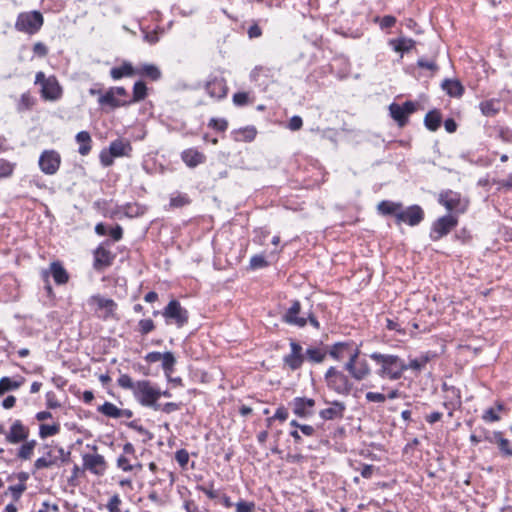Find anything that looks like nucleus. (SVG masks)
Listing matches in <instances>:
<instances>
[{"label":"nucleus","instance_id":"c9c22d12","mask_svg":"<svg viewBox=\"0 0 512 512\" xmlns=\"http://www.w3.org/2000/svg\"><path fill=\"white\" fill-rule=\"evenodd\" d=\"M401 208V203H396L392 201H382L378 204V211L383 215H393L396 218V215L399 213Z\"/></svg>","mask_w":512,"mask_h":512},{"label":"nucleus","instance_id":"4d7b16f0","mask_svg":"<svg viewBox=\"0 0 512 512\" xmlns=\"http://www.w3.org/2000/svg\"><path fill=\"white\" fill-rule=\"evenodd\" d=\"M55 464V459L40 457L34 462V469L41 470L45 468H49Z\"/></svg>","mask_w":512,"mask_h":512},{"label":"nucleus","instance_id":"774afa93","mask_svg":"<svg viewBox=\"0 0 512 512\" xmlns=\"http://www.w3.org/2000/svg\"><path fill=\"white\" fill-rule=\"evenodd\" d=\"M482 418L484 421L487 422H497L500 420V416L496 413V411L493 408L487 409L484 412Z\"/></svg>","mask_w":512,"mask_h":512},{"label":"nucleus","instance_id":"052dcab7","mask_svg":"<svg viewBox=\"0 0 512 512\" xmlns=\"http://www.w3.org/2000/svg\"><path fill=\"white\" fill-rule=\"evenodd\" d=\"M99 158H100L101 164L104 167H109V166L113 165L115 157L112 155L110 150H108V151L103 150V151H101Z\"/></svg>","mask_w":512,"mask_h":512},{"label":"nucleus","instance_id":"6e6552de","mask_svg":"<svg viewBox=\"0 0 512 512\" xmlns=\"http://www.w3.org/2000/svg\"><path fill=\"white\" fill-rule=\"evenodd\" d=\"M166 323H175L178 327H183L188 322V311L183 308L179 301L171 300L162 312Z\"/></svg>","mask_w":512,"mask_h":512},{"label":"nucleus","instance_id":"e433bc0d","mask_svg":"<svg viewBox=\"0 0 512 512\" xmlns=\"http://www.w3.org/2000/svg\"><path fill=\"white\" fill-rule=\"evenodd\" d=\"M147 96V86L143 81H137L133 86V97L127 101L128 105L142 101Z\"/></svg>","mask_w":512,"mask_h":512},{"label":"nucleus","instance_id":"603ef678","mask_svg":"<svg viewBox=\"0 0 512 512\" xmlns=\"http://www.w3.org/2000/svg\"><path fill=\"white\" fill-rule=\"evenodd\" d=\"M175 460L182 469H186L189 462V453L186 449H179L175 453Z\"/></svg>","mask_w":512,"mask_h":512},{"label":"nucleus","instance_id":"bb28decb","mask_svg":"<svg viewBox=\"0 0 512 512\" xmlns=\"http://www.w3.org/2000/svg\"><path fill=\"white\" fill-rule=\"evenodd\" d=\"M75 139L77 143L80 144L78 149L79 154H81L82 156L88 155L92 149V139L89 132L80 131L77 133Z\"/></svg>","mask_w":512,"mask_h":512},{"label":"nucleus","instance_id":"f704fd0d","mask_svg":"<svg viewBox=\"0 0 512 512\" xmlns=\"http://www.w3.org/2000/svg\"><path fill=\"white\" fill-rule=\"evenodd\" d=\"M390 114L392 118L398 123L400 127H403L408 122V116L401 105L392 103L389 106Z\"/></svg>","mask_w":512,"mask_h":512},{"label":"nucleus","instance_id":"49530a36","mask_svg":"<svg viewBox=\"0 0 512 512\" xmlns=\"http://www.w3.org/2000/svg\"><path fill=\"white\" fill-rule=\"evenodd\" d=\"M117 383L121 388L131 390L132 392H134L136 388V382H134L128 374H121Z\"/></svg>","mask_w":512,"mask_h":512},{"label":"nucleus","instance_id":"f257e3e1","mask_svg":"<svg viewBox=\"0 0 512 512\" xmlns=\"http://www.w3.org/2000/svg\"><path fill=\"white\" fill-rule=\"evenodd\" d=\"M0 435H4L6 443L20 446L16 451V459L20 461L30 460L37 446L35 439H29L30 429L20 419H15L9 426L8 430L0 423Z\"/></svg>","mask_w":512,"mask_h":512},{"label":"nucleus","instance_id":"0eeeda50","mask_svg":"<svg viewBox=\"0 0 512 512\" xmlns=\"http://www.w3.org/2000/svg\"><path fill=\"white\" fill-rule=\"evenodd\" d=\"M360 350H355L350 355V360L344 365V369L349 372L351 377L356 381H362L366 379L370 373L371 369L368 362L364 359H359Z\"/></svg>","mask_w":512,"mask_h":512},{"label":"nucleus","instance_id":"bf43d9fd","mask_svg":"<svg viewBox=\"0 0 512 512\" xmlns=\"http://www.w3.org/2000/svg\"><path fill=\"white\" fill-rule=\"evenodd\" d=\"M417 65H418V67H420L422 69H428V70L432 71L433 73L438 70V66L434 60L420 58L417 61Z\"/></svg>","mask_w":512,"mask_h":512},{"label":"nucleus","instance_id":"5701e85b","mask_svg":"<svg viewBox=\"0 0 512 512\" xmlns=\"http://www.w3.org/2000/svg\"><path fill=\"white\" fill-rule=\"evenodd\" d=\"M181 159L190 168H194L205 162L206 156L194 148H189L181 153Z\"/></svg>","mask_w":512,"mask_h":512},{"label":"nucleus","instance_id":"3c124183","mask_svg":"<svg viewBox=\"0 0 512 512\" xmlns=\"http://www.w3.org/2000/svg\"><path fill=\"white\" fill-rule=\"evenodd\" d=\"M116 465L124 472H131L135 469V466L130 463L129 458L125 455H120L117 458Z\"/></svg>","mask_w":512,"mask_h":512},{"label":"nucleus","instance_id":"e2e57ef3","mask_svg":"<svg viewBox=\"0 0 512 512\" xmlns=\"http://www.w3.org/2000/svg\"><path fill=\"white\" fill-rule=\"evenodd\" d=\"M236 512H253L255 509L254 502H248V501H239L236 505Z\"/></svg>","mask_w":512,"mask_h":512},{"label":"nucleus","instance_id":"a19ab883","mask_svg":"<svg viewBox=\"0 0 512 512\" xmlns=\"http://www.w3.org/2000/svg\"><path fill=\"white\" fill-rule=\"evenodd\" d=\"M119 410L120 409L111 402H105L103 405L98 407V412L107 417L116 419L119 418Z\"/></svg>","mask_w":512,"mask_h":512},{"label":"nucleus","instance_id":"de8ad7c7","mask_svg":"<svg viewBox=\"0 0 512 512\" xmlns=\"http://www.w3.org/2000/svg\"><path fill=\"white\" fill-rule=\"evenodd\" d=\"M190 203V199L186 194H177L171 196L170 198V206L174 208H180Z\"/></svg>","mask_w":512,"mask_h":512},{"label":"nucleus","instance_id":"79ce46f5","mask_svg":"<svg viewBox=\"0 0 512 512\" xmlns=\"http://www.w3.org/2000/svg\"><path fill=\"white\" fill-rule=\"evenodd\" d=\"M59 431H60L59 424H53V425L41 424L39 426V437L41 439H46L50 436H54V435L58 434Z\"/></svg>","mask_w":512,"mask_h":512},{"label":"nucleus","instance_id":"09e8293b","mask_svg":"<svg viewBox=\"0 0 512 512\" xmlns=\"http://www.w3.org/2000/svg\"><path fill=\"white\" fill-rule=\"evenodd\" d=\"M15 164L4 159L0 160V178H7L13 174Z\"/></svg>","mask_w":512,"mask_h":512},{"label":"nucleus","instance_id":"c03bdc74","mask_svg":"<svg viewBox=\"0 0 512 512\" xmlns=\"http://www.w3.org/2000/svg\"><path fill=\"white\" fill-rule=\"evenodd\" d=\"M196 489L206 494V496L211 500H214L220 496L219 491L214 489V483L212 481L197 485Z\"/></svg>","mask_w":512,"mask_h":512},{"label":"nucleus","instance_id":"39448f33","mask_svg":"<svg viewBox=\"0 0 512 512\" xmlns=\"http://www.w3.org/2000/svg\"><path fill=\"white\" fill-rule=\"evenodd\" d=\"M35 84L41 86L40 94L46 101H57L62 97V86L54 75L46 77L44 72L39 71L35 76Z\"/></svg>","mask_w":512,"mask_h":512},{"label":"nucleus","instance_id":"69168bd1","mask_svg":"<svg viewBox=\"0 0 512 512\" xmlns=\"http://www.w3.org/2000/svg\"><path fill=\"white\" fill-rule=\"evenodd\" d=\"M365 398L369 402L383 403L386 400V396L378 392H367Z\"/></svg>","mask_w":512,"mask_h":512},{"label":"nucleus","instance_id":"7ed1b4c3","mask_svg":"<svg viewBox=\"0 0 512 512\" xmlns=\"http://www.w3.org/2000/svg\"><path fill=\"white\" fill-rule=\"evenodd\" d=\"M133 395L142 406L159 410L160 405L157 401L161 397V390L154 386L149 380L137 381Z\"/></svg>","mask_w":512,"mask_h":512},{"label":"nucleus","instance_id":"412c9836","mask_svg":"<svg viewBox=\"0 0 512 512\" xmlns=\"http://www.w3.org/2000/svg\"><path fill=\"white\" fill-rule=\"evenodd\" d=\"M109 150L115 158L131 157L133 148L130 141L118 138L110 143Z\"/></svg>","mask_w":512,"mask_h":512},{"label":"nucleus","instance_id":"680f3d73","mask_svg":"<svg viewBox=\"0 0 512 512\" xmlns=\"http://www.w3.org/2000/svg\"><path fill=\"white\" fill-rule=\"evenodd\" d=\"M267 265L268 263L262 255H254L250 260V266L253 269L263 268Z\"/></svg>","mask_w":512,"mask_h":512},{"label":"nucleus","instance_id":"4c0bfd02","mask_svg":"<svg viewBox=\"0 0 512 512\" xmlns=\"http://www.w3.org/2000/svg\"><path fill=\"white\" fill-rule=\"evenodd\" d=\"M162 361V368L166 375H170L173 370L174 366L176 364V359L172 352L168 351L163 353V357L161 358Z\"/></svg>","mask_w":512,"mask_h":512},{"label":"nucleus","instance_id":"6e6d98bb","mask_svg":"<svg viewBox=\"0 0 512 512\" xmlns=\"http://www.w3.org/2000/svg\"><path fill=\"white\" fill-rule=\"evenodd\" d=\"M208 126L219 132H224L228 128V122L226 119L211 118Z\"/></svg>","mask_w":512,"mask_h":512},{"label":"nucleus","instance_id":"6ab92c4d","mask_svg":"<svg viewBox=\"0 0 512 512\" xmlns=\"http://www.w3.org/2000/svg\"><path fill=\"white\" fill-rule=\"evenodd\" d=\"M355 350H360V349L351 343L338 342V343H335L331 347V349L329 351V355L335 360H343L344 358H348V360H350V355Z\"/></svg>","mask_w":512,"mask_h":512},{"label":"nucleus","instance_id":"c85d7f7f","mask_svg":"<svg viewBox=\"0 0 512 512\" xmlns=\"http://www.w3.org/2000/svg\"><path fill=\"white\" fill-rule=\"evenodd\" d=\"M100 105H108L111 108H118L121 106H127V101H121L115 97V93L110 88L104 95H101L98 99Z\"/></svg>","mask_w":512,"mask_h":512},{"label":"nucleus","instance_id":"1a4fd4ad","mask_svg":"<svg viewBox=\"0 0 512 512\" xmlns=\"http://www.w3.org/2000/svg\"><path fill=\"white\" fill-rule=\"evenodd\" d=\"M62 162L61 155L54 149L44 150L39 157L38 165L46 175H54L58 172Z\"/></svg>","mask_w":512,"mask_h":512},{"label":"nucleus","instance_id":"aec40b11","mask_svg":"<svg viewBox=\"0 0 512 512\" xmlns=\"http://www.w3.org/2000/svg\"><path fill=\"white\" fill-rule=\"evenodd\" d=\"M114 255L110 250L106 249L103 245H99L94 251V263L93 267L96 270H101L104 267H108L112 264Z\"/></svg>","mask_w":512,"mask_h":512},{"label":"nucleus","instance_id":"72a5a7b5","mask_svg":"<svg viewBox=\"0 0 512 512\" xmlns=\"http://www.w3.org/2000/svg\"><path fill=\"white\" fill-rule=\"evenodd\" d=\"M442 117L439 111H429L424 118V124L430 131H436L441 125Z\"/></svg>","mask_w":512,"mask_h":512},{"label":"nucleus","instance_id":"13d9d810","mask_svg":"<svg viewBox=\"0 0 512 512\" xmlns=\"http://www.w3.org/2000/svg\"><path fill=\"white\" fill-rule=\"evenodd\" d=\"M236 106H245L249 103V94L247 92H237L232 97Z\"/></svg>","mask_w":512,"mask_h":512},{"label":"nucleus","instance_id":"20e7f679","mask_svg":"<svg viewBox=\"0 0 512 512\" xmlns=\"http://www.w3.org/2000/svg\"><path fill=\"white\" fill-rule=\"evenodd\" d=\"M324 378L327 387L339 395L348 396L353 389V382L350 378L336 367L328 368Z\"/></svg>","mask_w":512,"mask_h":512},{"label":"nucleus","instance_id":"f3484780","mask_svg":"<svg viewBox=\"0 0 512 512\" xmlns=\"http://www.w3.org/2000/svg\"><path fill=\"white\" fill-rule=\"evenodd\" d=\"M291 405L295 415L301 418H308L314 413L315 400L307 397H296Z\"/></svg>","mask_w":512,"mask_h":512},{"label":"nucleus","instance_id":"f8f14e48","mask_svg":"<svg viewBox=\"0 0 512 512\" xmlns=\"http://www.w3.org/2000/svg\"><path fill=\"white\" fill-rule=\"evenodd\" d=\"M88 305L94 307L95 312L99 310L104 311L103 315H100V317L104 320L113 318L115 316L117 304L113 299L104 298L103 296L97 294L91 296L88 299Z\"/></svg>","mask_w":512,"mask_h":512},{"label":"nucleus","instance_id":"ddd939ff","mask_svg":"<svg viewBox=\"0 0 512 512\" xmlns=\"http://www.w3.org/2000/svg\"><path fill=\"white\" fill-rule=\"evenodd\" d=\"M458 224V220L453 215H445L437 219L433 224L431 238L433 240H439L446 236L453 228Z\"/></svg>","mask_w":512,"mask_h":512},{"label":"nucleus","instance_id":"ea45409f","mask_svg":"<svg viewBox=\"0 0 512 512\" xmlns=\"http://www.w3.org/2000/svg\"><path fill=\"white\" fill-rule=\"evenodd\" d=\"M35 102V98L29 92H25L20 97L17 109L20 112L30 110L35 105Z\"/></svg>","mask_w":512,"mask_h":512},{"label":"nucleus","instance_id":"f03ea898","mask_svg":"<svg viewBox=\"0 0 512 512\" xmlns=\"http://www.w3.org/2000/svg\"><path fill=\"white\" fill-rule=\"evenodd\" d=\"M370 358L379 366L376 374L383 379L399 380L407 370L405 361L397 355L373 352Z\"/></svg>","mask_w":512,"mask_h":512},{"label":"nucleus","instance_id":"8fccbe9b","mask_svg":"<svg viewBox=\"0 0 512 512\" xmlns=\"http://www.w3.org/2000/svg\"><path fill=\"white\" fill-rule=\"evenodd\" d=\"M374 21L379 23V26L381 29H388V28L393 27L396 24L397 20L392 15H386L382 18L377 16V17H375Z\"/></svg>","mask_w":512,"mask_h":512},{"label":"nucleus","instance_id":"7c9ffc66","mask_svg":"<svg viewBox=\"0 0 512 512\" xmlns=\"http://www.w3.org/2000/svg\"><path fill=\"white\" fill-rule=\"evenodd\" d=\"M136 74L147 77L153 81H157L161 78L160 69L154 64H144L136 70Z\"/></svg>","mask_w":512,"mask_h":512},{"label":"nucleus","instance_id":"58836bf2","mask_svg":"<svg viewBox=\"0 0 512 512\" xmlns=\"http://www.w3.org/2000/svg\"><path fill=\"white\" fill-rule=\"evenodd\" d=\"M306 357L312 363H322L326 357V352L320 348H308Z\"/></svg>","mask_w":512,"mask_h":512},{"label":"nucleus","instance_id":"473e14b6","mask_svg":"<svg viewBox=\"0 0 512 512\" xmlns=\"http://www.w3.org/2000/svg\"><path fill=\"white\" fill-rule=\"evenodd\" d=\"M134 74H136V70L128 62H125L121 66L114 67L110 70V75L114 80H118L126 76H133Z\"/></svg>","mask_w":512,"mask_h":512},{"label":"nucleus","instance_id":"9b49d317","mask_svg":"<svg viewBox=\"0 0 512 512\" xmlns=\"http://www.w3.org/2000/svg\"><path fill=\"white\" fill-rule=\"evenodd\" d=\"M82 461L84 470L96 476H103L106 473L108 465L103 455L87 453L82 456Z\"/></svg>","mask_w":512,"mask_h":512},{"label":"nucleus","instance_id":"c756f323","mask_svg":"<svg viewBox=\"0 0 512 512\" xmlns=\"http://www.w3.org/2000/svg\"><path fill=\"white\" fill-rule=\"evenodd\" d=\"M389 44L393 47L396 52H408L415 46V41L411 38L399 37L392 39Z\"/></svg>","mask_w":512,"mask_h":512},{"label":"nucleus","instance_id":"0e129e2a","mask_svg":"<svg viewBox=\"0 0 512 512\" xmlns=\"http://www.w3.org/2000/svg\"><path fill=\"white\" fill-rule=\"evenodd\" d=\"M143 33H144V40L149 44H156L160 39L159 30L143 31Z\"/></svg>","mask_w":512,"mask_h":512},{"label":"nucleus","instance_id":"a878e982","mask_svg":"<svg viewBox=\"0 0 512 512\" xmlns=\"http://www.w3.org/2000/svg\"><path fill=\"white\" fill-rule=\"evenodd\" d=\"M435 357V354L431 352H426L422 354L418 358L411 359L408 364H406L407 370L410 369L416 373H420L426 366V364Z\"/></svg>","mask_w":512,"mask_h":512},{"label":"nucleus","instance_id":"37998d69","mask_svg":"<svg viewBox=\"0 0 512 512\" xmlns=\"http://www.w3.org/2000/svg\"><path fill=\"white\" fill-rule=\"evenodd\" d=\"M22 382L13 381L9 377L0 379V396L10 390H16L21 386Z\"/></svg>","mask_w":512,"mask_h":512},{"label":"nucleus","instance_id":"2eb2a0df","mask_svg":"<svg viewBox=\"0 0 512 512\" xmlns=\"http://www.w3.org/2000/svg\"><path fill=\"white\" fill-rule=\"evenodd\" d=\"M207 94L214 99L221 100L227 96L228 87L223 77H212L205 84Z\"/></svg>","mask_w":512,"mask_h":512},{"label":"nucleus","instance_id":"a18cd8bd","mask_svg":"<svg viewBox=\"0 0 512 512\" xmlns=\"http://www.w3.org/2000/svg\"><path fill=\"white\" fill-rule=\"evenodd\" d=\"M121 505H122L121 497L119 496V494H114L109 498V500L106 504V509L108 510V512H123L121 510ZM126 512H128V511H126Z\"/></svg>","mask_w":512,"mask_h":512},{"label":"nucleus","instance_id":"864d4df0","mask_svg":"<svg viewBox=\"0 0 512 512\" xmlns=\"http://www.w3.org/2000/svg\"><path fill=\"white\" fill-rule=\"evenodd\" d=\"M26 488H27L26 484L19 483L17 485L9 486L7 489V492L11 493V495L15 501H18L21 498L24 491L26 490Z\"/></svg>","mask_w":512,"mask_h":512},{"label":"nucleus","instance_id":"2f4dec72","mask_svg":"<svg viewBox=\"0 0 512 512\" xmlns=\"http://www.w3.org/2000/svg\"><path fill=\"white\" fill-rule=\"evenodd\" d=\"M479 107L484 116L493 117L500 111V101L496 99L482 101Z\"/></svg>","mask_w":512,"mask_h":512},{"label":"nucleus","instance_id":"5fc2aeb1","mask_svg":"<svg viewBox=\"0 0 512 512\" xmlns=\"http://www.w3.org/2000/svg\"><path fill=\"white\" fill-rule=\"evenodd\" d=\"M154 328L155 325L152 319H142L138 323V330L142 335L152 332Z\"/></svg>","mask_w":512,"mask_h":512},{"label":"nucleus","instance_id":"338daca9","mask_svg":"<svg viewBox=\"0 0 512 512\" xmlns=\"http://www.w3.org/2000/svg\"><path fill=\"white\" fill-rule=\"evenodd\" d=\"M33 52L36 56L43 58V57L47 56L48 48L44 43L36 42L33 45Z\"/></svg>","mask_w":512,"mask_h":512},{"label":"nucleus","instance_id":"4468645a","mask_svg":"<svg viewBox=\"0 0 512 512\" xmlns=\"http://www.w3.org/2000/svg\"><path fill=\"white\" fill-rule=\"evenodd\" d=\"M302 307L298 300H293L291 306L282 316V320L292 326L304 327L307 324L306 313H301Z\"/></svg>","mask_w":512,"mask_h":512},{"label":"nucleus","instance_id":"dca6fc26","mask_svg":"<svg viewBox=\"0 0 512 512\" xmlns=\"http://www.w3.org/2000/svg\"><path fill=\"white\" fill-rule=\"evenodd\" d=\"M291 352L284 356L283 362L286 366H288L292 371L298 370L301 368L304 362V355L302 353V346L294 341H290Z\"/></svg>","mask_w":512,"mask_h":512},{"label":"nucleus","instance_id":"a211bd4d","mask_svg":"<svg viewBox=\"0 0 512 512\" xmlns=\"http://www.w3.org/2000/svg\"><path fill=\"white\" fill-rule=\"evenodd\" d=\"M485 440L497 444L502 456L512 457V442L504 438L502 432L494 431L491 436H485Z\"/></svg>","mask_w":512,"mask_h":512},{"label":"nucleus","instance_id":"cd10ccee","mask_svg":"<svg viewBox=\"0 0 512 512\" xmlns=\"http://www.w3.org/2000/svg\"><path fill=\"white\" fill-rule=\"evenodd\" d=\"M442 88L451 97H460L464 93V87L458 80L445 79Z\"/></svg>","mask_w":512,"mask_h":512},{"label":"nucleus","instance_id":"393cba45","mask_svg":"<svg viewBox=\"0 0 512 512\" xmlns=\"http://www.w3.org/2000/svg\"><path fill=\"white\" fill-rule=\"evenodd\" d=\"M438 200L448 211L456 210L460 205V195L451 190L440 193Z\"/></svg>","mask_w":512,"mask_h":512},{"label":"nucleus","instance_id":"b1692460","mask_svg":"<svg viewBox=\"0 0 512 512\" xmlns=\"http://www.w3.org/2000/svg\"><path fill=\"white\" fill-rule=\"evenodd\" d=\"M47 271L57 285H64L69 281V274L59 261L52 262Z\"/></svg>","mask_w":512,"mask_h":512},{"label":"nucleus","instance_id":"4be33fe9","mask_svg":"<svg viewBox=\"0 0 512 512\" xmlns=\"http://www.w3.org/2000/svg\"><path fill=\"white\" fill-rule=\"evenodd\" d=\"M346 406L343 402L333 401L331 406L320 411L319 415L323 420L342 419Z\"/></svg>","mask_w":512,"mask_h":512},{"label":"nucleus","instance_id":"423d86ee","mask_svg":"<svg viewBox=\"0 0 512 512\" xmlns=\"http://www.w3.org/2000/svg\"><path fill=\"white\" fill-rule=\"evenodd\" d=\"M44 18L39 11L22 12L15 22L16 30L29 35L36 34L43 26Z\"/></svg>","mask_w":512,"mask_h":512},{"label":"nucleus","instance_id":"9d476101","mask_svg":"<svg viewBox=\"0 0 512 512\" xmlns=\"http://www.w3.org/2000/svg\"><path fill=\"white\" fill-rule=\"evenodd\" d=\"M424 219V211L418 205H412L403 209L401 206L399 213L396 215V224L401 225L402 223L410 226L418 225Z\"/></svg>","mask_w":512,"mask_h":512}]
</instances>
